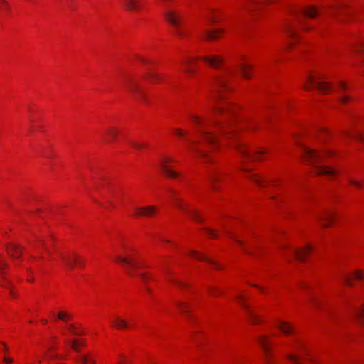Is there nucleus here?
<instances>
[{"mask_svg":"<svg viewBox=\"0 0 364 364\" xmlns=\"http://www.w3.org/2000/svg\"><path fill=\"white\" fill-rule=\"evenodd\" d=\"M200 60L208 67L216 70H224V73L215 77V102L212 114H200L190 113L188 116L192 127L196 131L198 139L188 141L187 151L199 157L203 163L214 164L213 152L220 148L221 140H227L228 146H232L241 157V170L246 173V177L259 187L274 186L279 193L270 197L281 203L283 200V181L281 179L267 180L257 173H251L247 162L265 160L269 154L268 148H261L252 153L249 146L243 141L241 133L247 132L255 133L259 126L258 121L249 115H240V107L232 102L228 95L233 90L230 79L233 73L230 69H225V60L219 54L200 56Z\"/></svg>","mask_w":364,"mask_h":364,"instance_id":"f257e3e1","label":"nucleus"},{"mask_svg":"<svg viewBox=\"0 0 364 364\" xmlns=\"http://www.w3.org/2000/svg\"><path fill=\"white\" fill-rule=\"evenodd\" d=\"M112 261L122 267L126 274L132 277H139L144 283L154 279L141 259V254L129 240H124L115 250Z\"/></svg>","mask_w":364,"mask_h":364,"instance_id":"f03ea898","label":"nucleus"},{"mask_svg":"<svg viewBox=\"0 0 364 364\" xmlns=\"http://www.w3.org/2000/svg\"><path fill=\"white\" fill-rule=\"evenodd\" d=\"M298 145L302 150L303 160L312 166L315 174L329 179L338 175V171L330 165L338 158L336 151L328 148L311 149L303 143H299Z\"/></svg>","mask_w":364,"mask_h":364,"instance_id":"7ed1b4c3","label":"nucleus"},{"mask_svg":"<svg viewBox=\"0 0 364 364\" xmlns=\"http://www.w3.org/2000/svg\"><path fill=\"white\" fill-rule=\"evenodd\" d=\"M275 327L283 335L293 337L288 344L290 352L286 355L289 364H305L306 362L316 363L317 362L307 343L296 335V329L291 323L277 319Z\"/></svg>","mask_w":364,"mask_h":364,"instance_id":"20e7f679","label":"nucleus"},{"mask_svg":"<svg viewBox=\"0 0 364 364\" xmlns=\"http://www.w3.org/2000/svg\"><path fill=\"white\" fill-rule=\"evenodd\" d=\"M172 0H161V4L166 11L164 13L166 21L171 26V32L178 39H186L188 37L186 26L181 18V14L176 10L170 8Z\"/></svg>","mask_w":364,"mask_h":364,"instance_id":"39448f33","label":"nucleus"},{"mask_svg":"<svg viewBox=\"0 0 364 364\" xmlns=\"http://www.w3.org/2000/svg\"><path fill=\"white\" fill-rule=\"evenodd\" d=\"M326 75L320 69L309 71L304 84L306 90H311L317 88L322 93H328L333 90V87L326 81Z\"/></svg>","mask_w":364,"mask_h":364,"instance_id":"423d86ee","label":"nucleus"},{"mask_svg":"<svg viewBox=\"0 0 364 364\" xmlns=\"http://www.w3.org/2000/svg\"><path fill=\"white\" fill-rule=\"evenodd\" d=\"M168 198L173 206L182 211L193 220L197 222H201L203 220V218L199 211L196 209L191 208L189 204L181 198L178 192L176 190H169Z\"/></svg>","mask_w":364,"mask_h":364,"instance_id":"0eeeda50","label":"nucleus"},{"mask_svg":"<svg viewBox=\"0 0 364 364\" xmlns=\"http://www.w3.org/2000/svg\"><path fill=\"white\" fill-rule=\"evenodd\" d=\"M292 13L294 20L304 31H309L313 28L307 23L305 18H315L319 14L318 9L313 5L306 6L302 9L293 11Z\"/></svg>","mask_w":364,"mask_h":364,"instance_id":"6e6552de","label":"nucleus"},{"mask_svg":"<svg viewBox=\"0 0 364 364\" xmlns=\"http://www.w3.org/2000/svg\"><path fill=\"white\" fill-rule=\"evenodd\" d=\"M230 237L235 240L236 243L240 247L242 251L246 255L257 256L262 251V242L257 237L241 240L232 234H231Z\"/></svg>","mask_w":364,"mask_h":364,"instance_id":"1a4fd4ad","label":"nucleus"},{"mask_svg":"<svg viewBox=\"0 0 364 364\" xmlns=\"http://www.w3.org/2000/svg\"><path fill=\"white\" fill-rule=\"evenodd\" d=\"M123 87L124 90L134 95L136 99L144 104H149L146 94L141 84L131 77L125 79Z\"/></svg>","mask_w":364,"mask_h":364,"instance_id":"9d476101","label":"nucleus"},{"mask_svg":"<svg viewBox=\"0 0 364 364\" xmlns=\"http://www.w3.org/2000/svg\"><path fill=\"white\" fill-rule=\"evenodd\" d=\"M284 31L287 37L288 49H296L302 43L301 36L298 32L295 23H287L284 26Z\"/></svg>","mask_w":364,"mask_h":364,"instance_id":"9b49d317","label":"nucleus"},{"mask_svg":"<svg viewBox=\"0 0 364 364\" xmlns=\"http://www.w3.org/2000/svg\"><path fill=\"white\" fill-rule=\"evenodd\" d=\"M247 296L243 293H240L236 298V301L242 306L245 311L246 316L248 321L252 325H260L263 323L264 319V317L259 314L255 309L250 306L247 301Z\"/></svg>","mask_w":364,"mask_h":364,"instance_id":"f8f14e48","label":"nucleus"},{"mask_svg":"<svg viewBox=\"0 0 364 364\" xmlns=\"http://www.w3.org/2000/svg\"><path fill=\"white\" fill-rule=\"evenodd\" d=\"M257 341L262 349L265 363L276 364L275 353L270 336L261 335L258 336Z\"/></svg>","mask_w":364,"mask_h":364,"instance_id":"ddd939ff","label":"nucleus"},{"mask_svg":"<svg viewBox=\"0 0 364 364\" xmlns=\"http://www.w3.org/2000/svg\"><path fill=\"white\" fill-rule=\"evenodd\" d=\"M178 161H177L174 157L167 155L162 154L159 159V167L162 171V173L170 178H177L180 176V173L174 171L172 168V164H177Z\"/></svg>","mask_w":364,"mask_h":364,"instance_id":"4468645a","label":"nucleus"},{"mask_svg":"<svg viewBox=\"0 0 364 364\" xmlns=\"http://www.w3.org/2000/svg\"><path fill=\"white\" fill-rule=\"evenodd\" d=\"M110 323L113 328L120 331L132 329L134 326V318L130 315H127V318H124L119 314H114Z\"/></svg>","mask_w":364,"mask_h":364,"instance_id":"2eb2a0df","label":"nucleus"},{"mask_svg":"<svg viewBox=\"0 0 364 364\" xmlns=\"http://www.w3.org/2000/svg\"><path fill=\"white\" fill-rule=\"evenodd\" d=\"M237 63L241 77L246 80L252 79L253 65L249 63L247 57L244 54L240 55L237 58Z\"/></svg>","mask_w":364,"mask_h":364,"instance_id":"dca6fc26","label":"nucleus"},{"mask_svg":"<svg viewBox=\"0 0 364 364\" xmlns=\"http://www.w3.org/2000/svg\"><path fill=\"white\" fill-rule=\"evenodd\" d=\"M200 60L199 57H186L182 63L184 66V73L189 77H194L196 76L198 68V61Z\"/></svg>","mask_w":364,"mask_h":364,"instance_id":"f3484780","label":"nucleus"},{"mask_svg":"<svg viewBox=\"0 0 364 364\" xmlns=\"http://www.w3.org/2000/svg\"><path fill=\"white\" fill-rule=\"evenodd\" d=\"M157 212L158 208L155 205L140 206L134 208L131 216L133 218L140 216L151 218L155 216Z\"/></svg>","mask_w":364,"mask_h":364,"instance_id":"a211bd4d","label":"nucleus"},{"mask_svg":"<svg viewBox=\"0 0 364 364\" xmlns=\"http://www.w3.org/2000/svg\"><path fill=\"white\" fill-rule=\"evenodd\" d=\"M208 182L214 191H219L220 183L224 181L225 175L218 171H210L208 175Z\"/></svg>","mask_w":364,"mask_h":364,"instance_id":"6ab92c4d","label":"nucleus"},{"mask_svg":"<svg viewBox=\"0 0 364 364\" xmlns=\"http://www.w3.org/2000/svg\"><path fill=\"white\" fill-rule=\"evenodd\" d=\"M289 254L296 257V259L301 262H305L307 257L312 252L313 247L311 245H306V246L294 249L292 247H287Z\"/></svg>","mask_w":364,"mask_h":364,"instance_id":"aec40b11","label":"nucleus"},{"mask_svg":"<svg viewBox=\"0 0 364 364\" xmlns=\"http://www.w3.org/2000/svg\"><path fill=\"white\" fill-rule=\"evenodd\" d=\"M335 89L341 95V103L346 105L351 101V97L346 93V92L350 90V86L345 81H338Z\"/></svg>","mask_w":364,"mask_h":364,"instance_id":"412c9836","label":"nucleus"},{"mask_svg":"<svg viewBox=\"0 0 364 364\" xmlns=\"http://www.w3.org/2000/svg\"><path fill=\"white\" fill-rule=\"evenodd\" d=\"M124 8L132 12H140L145 6V0H122Z\"/></svg>","mask_w":364,"mask_h":364,"instance_id":"4be33fe9","label":"nucleus"},{"mask_svg":"<svg viewBox=\"0 0 364 364\" xmlns=\"http://www.w3.org/2000/svg\"><path fill=\"white\" fill-rule=\"evenodd\" d=\"M187 255H188V256H189L190 257H191L194 259L201 261V262H206L209 263L215 269H220V268H221L220 264L219 263L210 259L208 257L203 255L201 252H200L198 251L190 250L187 253Z\"/></svg>","mask_w":364,"mask_h":364,"instance_id":"5701e85b","label":"nucleus"},{"mask_svg":"<svg viewBox=\"0 0 364 364\" xmlns=\"http://www.w3.org/2000/svg\"><path fill=\"white\" fill-rule=\"evenodd\" d=\"M336 213L333 211L328 210L323 213L318 218L320 225L323 228L333 226L336 221Z\"/></svg>","mask_w":364,"mask_h":364,"instance_id":"b1692460","label":"nucleus"},{"mask_svg":"<svg viewBox=\"0 0 364 364\" xmlns=\"http://www.w3.org/2000/svg\"><path fill=\"white\" fill-rule=\"evenodd\" d=\"M344 283L348 287L353 286V282L364 280V271L361 269H356L349 274H346L343 279Z\"/></svg>","mask_w":364,"mask_h":364,"instance_id":"393cba45","label":"nucleus"},{"mask_svg":"<svg viewBox=\"0 0 364 364\" xmlns=\"http://www.w3.org/2000/svg\"><path fill=\"white\" fill-rule=\"evenodd\" d=\"M225 32L224 28L208 29L205 31V38L208 41H218L222 38Z\"/></svg>","mask_w":364,"mask_h":364,"instance_id":"a878e982","label":"nucleus"},{"mask_svg":"<svg viewBox=\"0 0 364 364\" xmlns=\"http://www.w3.org/2000/svg\"><path fill=\"white\" fill-rule=\"evenodd\" d=\"M315 137L323 144H326L330 136V132L326 127L317 126L314 129Z\"/></svg>","mask_w":364,"mask_h":364,"instance_id":"bb28decb","label":"nucleus"},{"mask_svg":"<svg viewBox=\"0 0 364 364\" xmlns=\"http://www.w3.org/2000/svg\"><path fill=\"white\" fill-rule=\"evenodd\" d=\"M164 277L168 282L181 289H185L188 287L187 283L181 281L173 272L169 270L165 273Z\"/></svg>","mask_w":364,"mask_h":364,"instance_id":"cd10ccee","label":"nucleus"},{"mask_svg":"<svg viewBox=\"0 0 364 364\" xmlns=\"http://www.w3.org/2000/svg\"><path fill=\"white\" fill-rule=\"evenodd\" d=\"M350 49L353 53L360 55L362 60L360 69L363 75H364V41L352 45Z\"/></svg>","mask_w":364,"mask_h":364,"instance_id":"c85d7f7f","label":"nucleus"},{"mask_svg":"<svg viewBox=\"0 0 364 364\" xmlns=\"http://www.w3.org/2000/svg\"><path fill=\"white\" fill-rule=\"evenodd\" d=\"M119 130L116 127H109L106 130L105 141L107 143L113 144L117 140Z\"/></svg>","mask_w":364,"mask_h":364,"instance_id":"c756f323","label":"nucleus"},{"mask_svg":"<svg viewBox=\"0 0 364 364\" xmlns=\"http://www.w3.org/2000/svg\"><path fill=\"white\" fill-rule=\"evenodd\" d=\"M224 18V11L220 9H213L210 14V21L213 24L220 23Z\"/></svg>","mask_w":364,"mask_h":364,"instance_id":"7c9ffc66","label":"nucleus"},{"mask_svg":"<svg viewBox=\"0 0 364 364\" xmlns=\"http://www.w3.org/2000/svg\"><path fill=\"white\" fill-rule=\"evenodd\" d=\"M144 79L151 84H157L163 80L162 76L157 72L148 71L144 75Z\"/></svg>","mask_w":364,"mask_h":364,"instance_id":"2f4dec72","label":"nucleus"},{"mask_svg":"<svg viewBox=\"0 0 364 364\" xmlns=\"http://www.w3.org/2000/svg\"><path fill=\"white\" fill-rule=\"evenodd\" d=\"M7 252L11 257L18 258L22 255L23 247L20 245L11 244L7 247Z\"/></svg>","mask_w":364,"mask_h":364,"instance_id":"473e14b6","label":"nucleus"},{"mask_svg":"<svg viewBox=\"0 0 364 364\" xmlns=\"http://www.w3.org/2000/svg\"><path fill=\"white\" fill-rule=\"evenodd\" d=\"M177 309L181 314L185 315L193 311V306L189 302L179 301L177 304Z\"/></svg>","mask_w":364,"mask_h":364,"instance_id":"72a5a7b5","label":"nucleus"},{"mask_svg":"<svg viewBox=\"0 0 364 364\" xmlns=\"http://www.w3.org/2000/svg\"><path fill=\"white\" fill-rule=\"evenodd\" d=\"M310 304L316 309H320L322 306V304L319 300V298L315 294H312L309 298Z\"/></svg>","mask_w":364,"mask_h":364,"instance_id":"f704fd0d","label":"nucleus"},{"mask_svg":"<svg viewBox=\"0 0 364 364\" xmlns=\"http://www.w3.org/2000/svg\"><path fill=\"white\" fill-rule=\"evenodd\" d=\"M129 144L132 148L139 151H142L147 148V145L146 144L136 141H132Z\"/></svg>","mask_w":364,"mask_h":364,"instance_id":"c9c22d12","label":"nucleus"},{"mask_svg":"<svg viewBox=\"0 0 364 364\" xmlns=\"http://www.w3.org/2000/svg\"><path fill=\"white\" fill-rule=\"evenodd\" d=\"M172 133H173V134H174L180 138L186 137L188 135V131L181 129V128H174L172 131Z\"/></svg>","mask_w":364,"mask_h":364,"instance_id":"e433bc0d","label":"nucleus"},{"mask_svg":"<svg viewBox=\"0 0 364 364\" xmlns=\"http://www.w3.org/2000/svg\"><path fill=\"white\" fill-rule=\"evenodd\" d=\"M60 257H61L63 261L64 262V263L68 267H72L74 265V264L75 263V259L70 256H65L63 255H60Z\"/></svg>","mask_w":364,"mask_h":364,"instance_id":"4c0bfd02","label":"nucleus"},{"mask_svg":"<svg viewBox=\"0 0 364 364\" xmlns=\"http://www.w3.org/2000/svg\"><path fill=\"white\" fill-rule=\"evenodd\" d=\"M357 314L360 324L364 326V301L360 305V308L358 310Z\"/></svg>","mask_w":364,"mask_h":364,"instance_id":"58836bf2","label":"nucleus"},{"mask_svg":"<svg viewBox=\"0 0 364 364\" xmlns=\"http://www.w3.org/2000/svg\"><path fill=\"white\" fill-rule=\"evenodd\" d=\"M83 346V343L81 341L73 340L70 343L71 348L75 351H80L81 346Z\"/></svg>","mask_w":364,"mask_h":364,"instance_id":"ea45409f","label":"nucleus"},{"mask_svg":"<svg viewBox=\"0 0 364 364\" xmlns=\"http://www.w3.org/2000/svg\"><path fill=\"white\" fill-rule=\"evenodd\" d=\"M204 232L208 237L212 238V239L217 238L218 236V232L213 229L205 228L204 229Z\"/></svg>","mask_w":364,"mask_h":364,"instance_id":"a19ab883","label":"nucleus"},{"mask_svg":"<svg viewBox=\"0 0 364 364\" xmlns=\"http://www.w3.org/2000/svg\"><path fill=\"white\" fill-rule=\"evenodd\" d=\"M36 240L39 242L40 245L48 253L50 254V250L48 247V243L43 238L36 236Z\"/></svg>","mask_w":364,"mask_h":364,"instance_id":"79ce46f5","label":"nucleus"},{"mask_svg":"<svg viewBox=\"0 0 364 364\" xmlns=\"http://www.w3.org/2000/svg\"><path fill=\"white\" fill-rule=\"evenodd\" d=\"M349 183L351 186H355L357 188H359V189L364 188V182L363 181L350 178L349 181Z\"/></svg>","mask_w":364,"mask_h":364,"instance_id":"37998d69","label":"nucleus"},{"mask_svg":"<svg viewBox=\"0 0 364 364\" xmlns=\"http://www.w3.org/2000/svg\"><path fill=\"white\" fill-rule=\"evenodd\" d=\"M208 291V294L212 296H218L222 294V292L220 289H218V288L214 287H209Z\"/></svg>","mask_w":364,"mask_h":364,"instance_id":"c03bdc74","label":"nucleus"},{"mask_svg":"<svg viewBox=\"0 0 364 364\" xmlns=\"http://www.w3.org/2000/svg\"><path fill=\"white\" fill-rule=\"evenodd\" d=\"M139 62L144 66H149L152 65V60L143 56H139L138 58Z\"/></svg>","mask_w":364,"mask_h":364,"instance_id":"a18cd8bd","label":"nucleus"},{"mask_svg":"<svg viewBox=\"0 0 364 364\" xmlns=\"http://www.w3.org/2000/svg\"><path fill=\"white\" fill-rule=\"evenodd\" d=\"M117 364H133V363L130 358L120 356L117 361Z\"/></svg>","mask_w":364,"mask_h":364,"instance_id":"49530a36","label":"nucleus"},{"mask_svg":"<svg viewBox=\"0 0 364 364\" xmlns=\"http://www.w3.org/2000/svg\"><path fill=\"white\" fill-rule=\"evenodd\" d=\"M70 315L64 311H60L58 314V318L63 321H68L70 318Z\"/></svg>","mask_w":364,"mask_h":364,"instance_id":"de8ad7c7","label":"nucleus"},{"mask_svg":"<svg viewBox=\"0 0 364 364\" xmlns=\"http://www.w3.org/2000/svg\"><path fill=\"white\" fill-rule=\"evenodd\" d=\"M264 3L267 5L277 4L279 3L282 0H263Z\"/></svg>","mask_w":364,"mask_h":364,"instance_id":"09e8293b","label":"nucleus"},{"mask_svg":"<svg viewBox=\"0 0 364 364\" xmlns=\"http://www.w3.org/2000/svg\"><path fill=\"white\" fill-rule=\"evenodd\" d=\"M6 267V264L4 262H0V274H1L4 279H5V278L4 277V272L2 271V269H3V267Z\"/></svg>","mask_w":364,"mask_h":364,"instance_id":"8fccbe9b","label":"nucleus"},{"mask_svg":"<svg viewBox=\"0 0 364 364\" xmlns=\"http://www.w3.org/2000/svg\"><path fill=\"white\" fill-rule=\"evenodd\" d=\"M3 287H6V288H9L10 289V295L13 297H16V293L13 291V289H10V287L9 286H7L6 284H1Z\"/></svg>","mask_w":364,"mask_h":364,"instance_id":"3c124183","label":"nucleus"},{"mask_svg":"<svg viewBox=\"0 0 364 364\" xmlns=\"http://www.w3.org/2000/svg\"><path fill=\"white\" fill-rule=\"evenodd\" d=\"M68 331L71 333H75V328L72 326V325H68Z\"/></svg>","mask_w":364,"mask_h":364,"instance_id":"603ef678","label":"nucleus"},{"mask_svg":"<svg viewBox=\"0 0 364 364\" xmlns=\"http://www.w3.org/2000/svg\"><path fill=\"white\" fill-rule=\"evenodd\" d=\"M4 362L6 364H11L13 362V360L10 358H4Z\"/></svg>","mask_w":364,"mask_h":364,"instance_id":"864d4df0","label":"nucleus"},{"mask_svg":"<svg viewBox=\"0 0 364 364\" xmlns=\"http://www.w3.org/2000/svg\"><path fill=\"white\" fill-rule=\"evenodd\" d=\"M146 290L147 293H148L150 296H152V294H153V290H152L149 287H146Z\"/></svg>","mask_w":364,"mask_h":364,"instance_id":"5fc2aeb1","label":"nucleus"},{"mask_svg":"<svg viewBox=\"0 0 364 364\" xmlns=\"http://www.w3.org/2000/svg\"><path fill=\"white\" fill-rule=\"evenodd\" d=\"M158 240H159V241H161V242H167V243L171 242V241H170V240H166V239H164L163 237H159L158 238Z\"/></svg>","mask_w":364,"mask_h":364,"instance_id":"6e6d98bb","label":"nucleus"},{"mask_svg":"<svg viewBox=\"0 0 364 364\" xmlns=\"http://www.w3.org/2000/svg\"><path fill=\"white\" fill-rule=\"evenodd\" d=\"M254 287L258 288L259 291L262 293V294H265V291L264 290V289L262 287H259V286H257V285H254Z\"/></svg>","mask_w":364,"mask_h":364,"instance_id":"4d7b16f0","label":"nucleus"},{"mask_svg":"<svg viewBox=\"0 0 364 364\" xmlns=\"http://www.w3.org/2000/svg\"><path fill=\"white\" fill-rule=\"evenodd\" d=\"M55 358H57V355H55V354L50 353L49 355H48V359H53Z\"/></svg>","mask_w":364,"mask_h":364,"instance_id":"13d9d810","label":"nucleus"},{"mask_svg":"<svg viewBox=\"0 0 364 364\" xmlns=\"http://www.w3.org/2000/svg\"><path fill=\"white\" fill-rule=\"evenodd\" d=\"M0 2L4 7H7V2L6 0H0Z\"/></svg>","mask_w":364,"mask_h":364,"instance_id":"bf43d9fd","label":"nucleus"},{"mask_svg":"<svg viewBox=\"0 0 364 364\" xmlns=\"http://www.w3.org/2000/svg\"><path fill=\"white\" fill-rule=\"evenodd\" d=\"M359 140H360V141L364 140V138H363V136L362 135H360L359 136Z\"/></svg>","mask_w":364,"mask_h":364,"instance_id":"052dcab7","label":"nucleus"},{"mask_svg":"<svg viewBox=\"0 0 364 364\" xmlns=\"http://www.w3.org/2000/svg\"><path fill=\"white\" fill-rule=\"evenodd\" d=\"M41 321H42V322L43 323H47V320L46 319H42Z\"/></svg>","mask_w":364,"mask_h":364,"instance_id":"680f3d73","label":"nucleus"},{"mask_svg":"<svg viewBox=\"0 0 364 364\" xmlns=\"http://www.w3.org/2000/svg\"><path fill=\"white\" fill-rule=\"evenodd\" d=\"M2 345H4V350H7V348L6 347L5 343H2Z\"/></svg>","mask_w":364,"mask_h":364,"instance_id":"e2e57ef3","label":"nucleus"}]
</instances>
